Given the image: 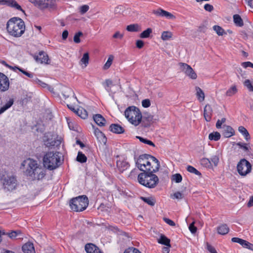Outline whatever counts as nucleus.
Masks as SVG:
<instances>
[{
	"mask_svg": "<svg viewBox=\"0 0 253 253\" xmlns=\"http://www.w3.org/2000/svg\"><path fill=\"white\" fill-rule=\"evenodd\" d=\"M238 130L243 134L247 140H248L250 138L249 133L245 127L243 126H240L238 128Z\"/></svg>",
	"mask_w": 253,
	"mask_h": 253,
	"instance_id": "36",
	"label": "nucleus"
},
{
	"mask_svg": "<svg viewBox=\"0 0 253 253\" xmlns=\"http://www.w3.org/2000/svg\"><path fill=\"white\" fill-rule=\"evenodd\" d=\"M93 120L96 124L100 126H104L106 122V120L100 114H96L94 115Z\"/></svg>",
	"mask_w": 253,
	"mask_h": 253,
	"instance_id": "21",
	"label": "nucleus"
},
{
	"mask_svg": "<svg viewBox=\"0 0 253 253\" xmlns=\"http://www.w3.org/2000/svg\"><path fill=\"white\" fill-rule=\"evenodd\" d=\"M153 13L157 16L166 17L168 19H173L175 18V16L171 13L165 11L161 8H159L157 10H154L153 11Z\"/></svg>",
	"mask_w": 253,
	"mask_h": 253,
	"instance_id": "16",
	"label": "nucleus"
},
{
	"mask_svg": "<svg viewBox=\"0 0 253 253\" xmlns=\"http://www.w3.org/2000/svg\"><path fill=\"white\" fill-rule=\"evenodd\" d=\"M76 114L83 119H85L88 116L87 111L83 108L78 109Z\"/></svg>",
	"mask_w": 253,
	"mask_h": 253,
	"instance_id": "30",
	"label": "nucleus"
},
{
	"mask_svg": "<svg viewBox=\"0 0 253 253\" xmlns=\"http://www.w3.org/2000/svg\"><path fill=\"white\" fill-rule=\"evenodd\" d=\"M89 61V54L88 52H86L84 54L83 57L81 59V62L84 64V67H86L88 64Z\"/></svg>",
	"mask_w": 253,
	"mask_h": 253,
	"instance_id": "42",
	"label": "nucleus"
},
{
	"mask_svg": "<svg viewBox=\"0 0 253 253\" xmlns=\"http://www.w3.org/2000/svg\"><path fill=\"white\" fill-rule=\"evenodd\" d=\"M117 165L119 168L121 169V170L122 171L126 169L129 166L128 163L126 161H118Z\"/></svg>",
	"mask_w": 253,
	"mask_h": 253,
	"instance_id": "37",
	"label": "nucleus"
},
{
	"mask_svg": "<svg viewBox=\"0 0 253 253\" xmlns=\"http://www.w3.org/2000/svg\"><path fill=\"white\" fill-rule=\"evenodd\" d=\"M7 5L24 12L21 6L15 0H8Z\"/></svg>",
	"mask_w": 253,
	"mask_h": 253,
	"instance_id": "28",
	"label": "nucleus"
},
{
	"mask_svg": "<svg viewBox=\"0 0 253 253\" xmlns=\"http://www.w3.org/2000/svg\"><path fill=\"white\" fill-rule=\"evenodd\" d=\"M37 7L42 10L46 9L45 0H39Z\"/></svg>",
	"mask_w": 253,
	"mask_h": 253,
	"instance_id": "56",
	"label": "nucleus"
},
{
	"mask_svg": "<svg viewBox=\"0 0 253 253\" xmlns=\"http://www.w3.org/2000/svg\"><path fill=\"white\" fill-rule=\"evenodd\" d=\"M229 228L228 226L225 224H222L217 227L218 233L221 235H225L228 233Z\"/></svg>",
	"mask_w": 253,
	"mask_h": 253,
	"instance_id": "26",
	"label": "nucleus"
},
{
	"mask_svg": "<svg viewBox=\"0 0 253 253\" xmlns=\"http://www.w3.org/2000/svg\"><path fill=\"white\" fill-rule=\"evenodd\" d=\"M170 239L168 238L165 235L161 234L160 238L158 239V242L162 245H164L167 247H170Z\"/></svg>",
	"mask_w": 253,
	"mask_h": 253,
	"instance_id": "24",
	"label": "nucleus"
},
{
	"mask_svg": "<svg viewBox=\"0 0 253 253\" xmlns=\"http://www.w3.org/2000/svg\"><path fill=\"white\" fill-rule=\"evenodd\" d=\"M163 219L167 224H168L170 226H174L175 225V223L172 220L169 218L164 217Z\"/></svg>",
	"mask_w": 253,
	"mask_h": 253,
	"instance_id": "62",
	"label": "nucleus"
},
{
	"mask_svg": "<svg viewBox=\"0 0 253 253\" xmlns=\"http://www.w3.org/2000/svg\"><path fill=\"white\" fill-rule=\"evenodd\" d=\"M150 160L155 161V162L157 163L158 162V159L155 157L149 154H145L139 156L135 162L136 165L141 171H144L146 162Z\"/></svg>",
	"mask_w": 253,
	"mask_h": 253,
	"instance_id": "9",
	"label": "nucleus"
},
{
	"mask_svg": "<svg viewBox=\"0 0 253 253\" xmlns=\"http://www.w3.org/2000/svg\"><path fill=\"white\" fill-rule=\"evenodd\" d=\"M213 29L215 31L218 36H222L224 33V29L219 26L215 25L213 27Z\"/></svg>",
	"mask_w": 253,
	"mask_h": 253,
	"instance_id": "46",
	"label": "nucleus"
},
{
	"mask_svg": "<svg viewBox=\"0 0 253 253\" xmlns=\"http://www.w3.org/2000/svg\"><path fill=\"white\" fill-rule=\"evenodd\" d=\"M11 239H15L17 237H19V238H22L21 232L20 230L12 231L10 233L6 234Z\"/></svg>",
	"mask_w": 253,
	"mask_h": 253,
	"instance_id": "34",
	"label": "nucleus"
},
{
	"mask_svg": "<svg viewBox=\"0 0 253 253\" xmlns=\"http://www.w3.org/2000/svg\"><path fill=\"white\" fill-rule=\"evenodd\" d=\"M179 65L181 71L183 72L190 78L195 80L197 76L190 66L186 63H179Z\"/></svg>",
	"mask_w": 253,
	"mask_h": 253,
	"instance_id": "11",
	"label": "nucleus"
},
{
	"mask_svg": "<svg viewBox=\"0 0 253 253\" xmlns=\"http://www.w3.org/2000/svg\"><path fill=\"white\" fill-rule=\"evenodd\" d=\"M76 159L77 161L83 163L86 162L87 158L82 152H79Z\"/></svg>",
	"mask_w": 253,
	"mask_h": 253,
	"instance_id": "39",
	"label": "nucleus"
},
{
	"mask_svg": "<svg viewBox=\"0 0 253 253\" xmlns=\"http://www.w3.org/2000/svg\"><path fill=\"white\" fill-rule=\"evenodd\" d=\"M83 35V33L82 32H78L76 33L74 37V41L75 43H78L81 42L80 38Z\"/></svg>",
	"mask_w": 253,
	"mask_h": 253,
	"instance_id": "52",
	"label": "nucleus"
},
{
	"mask_svg": "<svg viewBox=\"0 0 253 253\" xmlns=\"http://www.w3.org/2000/svg\"><path fill=\"white\" fill-rule=\"evenodd\" d=\"M14 100L12 98L10 99L8 102L0 108V114L3 113L8 108H9L13 104Z\"/></svg>",
	"mask_w": 253,
	"mask_h": 253,
	"instance_id": "32",
	"label": "nucleus"
},
{
	"mask_svg": "<svg viewBox=\"0 0 253 253\" xmlns=\"http://www.w3.org/2000/svg\"><path fill=\"white\" fill-rule=\"evenodd\" d=\"M244 84L247 87L249 91L253 92V86L249 80H246L244 82Z\"/></svg>",
	"mask_w": 253,
	"mask_h": 253,
	"instance_id": "54",
	"label": "nucleus"
},
{
	"mask_svg": "<svg viewBox=\"0 0 253 253\" xmlns=\"http://www.w3.org/2000/svg\"><path fill=\"white\" fill-rule=\"evenodd\" d=\"M2 182L4 189L8 191L15 189L17 186L16 179L13 176L4 177Z\"/></svg>",
	"mask_w": 253,
	"mask_h": 253,
	"instance_id": "10",
	"label": "nucleus"
},
{
	"mask_svg": "<svg viewBox=\"0 0 253 253\" xmlns=\"http://www.w3.org/2000/svg\"><path fill=\"white\" fill-rule=\"evenodd\" d=\"M136 137L137 139H138L140 142H141L143 143L147 144L148 145L152 146L153 147H155V146L154 143L152 141H151L148 139H147L146 138H143L140 136H136Z\"/></svg>",
	"mask_w": 253,
	"mask_h": 253,
	"instance_id": "45",
	"label": "nucleus"
},
{
	"mask_svg": "<svg viewBox=\"0 0 253 253\" xmlns=\"http://www.w3.org/2000/svg\"><path fill=\"white\" fill-rule=\"evenodd\" d=\"M62 94L65 98H66L69 97L71 94L74 95V93L71 88H66L65 90L63 91Z\"/></svg>",
	"mask_w": 253,
	"mask_h": 253,
	"instance_id": "49",
	"label": "nucleus"
},
{
	"mask_svg": "<svg viewBox=\"0 0 253 253\" xmlns=\"http://www.w3.org/2000/svg\"><path fill=\"white\" fill-rule=\"evenodd\" d=\"M237 145L239 146L240 148H243L245 151H247L249 149V147L247 146V144L245 143L238 142L237 143Z\"/></svg>",
	"mask_w": 253,
	"mask_h": 253,
	"instance_id": "61",
	"label": "nucleus"
},
{
	"mask_svg": "<svg viewBox=\"0 0 253 253\" xmlns=\"http://www.w3.org/2000/svg\"><path fill=\"white\" fill-rule=\"evenodd\" d=\"M155 161L150 160L146 162V165H145V170L143 172H156L159 169L160 167V164L159 161L158 160L157 163Z\"/></svg>",
	"mask_w": 253,
	"mask_h": 253,
	"instance_id": "12",
	"label": "nucleus"
},
{
	"mask_svg": "<svg viewBox=\"0 0 253 253\" xmlns=\"http://www.w3.org/2000/svg\"><path fill=\"white\" fill-rule=\"evenodd\" d=\"M196 91V95L200 102H202L205 99V93L201 88L198 86L195 87Z\"/></svg>",
	"mask_w": 253,
	"mask_h": 253,
	"instance_id": "25",
	"label": "nucleus"
},
{
	"mask_svg": "<svg viewBox=\"0 0 253 253\" xmlns=\"http://www.w3.org/2000/svg\"><path fill=\"white\" fill-rule=\"evenodd\" d=\"M126 29L129 32H138L141 30L140 26L137 24L129 25Z\"/></svg>",
	"mask_w": 253,
	"mask_h": 253,
	"instance_id": "31",
	"label": "nucleus"
},
{
	"mask_svg": "<svg viewBox=\"0 0 253 253\" xmlns=\"http://www.w3.org/2000/svg\"><path fill=\"white\" fill-rule=\"evenodd\" d=\"M46 8L49 10H54L56 8V0H45Z\"/></svg>",
	"mask_w": 253,
	"mask_h": 253,
	"instance_id": "27",
	"label": "nucleus"
},
{
	"mask_svg": "<svg viewBox=\"0 0 253 253\" xmlns=\"http://www.w3.org/2000/svg\"><path fill=\"white\" fill-rule=\"evenodd\" d=\"M125 115L128 121L135 126H137L141 122V113L135 106H131L127 107L125 111Z\"/></svg>",
	"mask_w": 253,
	"mask_h": 253,
	"instance_id": "5",
	"label": "nucleus"
},
{
	"mask_svg": "<svg viewBox=\"0 0 253 253\" xmlns=\"http://www.w3.org/2000/svg\"><path fill=\"white\" fill-rule=\"evenodd\" d=\"M96 246L91 243L87 244L85 246V250L87 253H93L95 251Z\"/></svg>",
	"mask_w": 253,
	"mask_h": 253,
	"instance_id": "38",
	"label": "nucleus"
},
{
	"mask_svg": "<svg viewBox=\"0 0 253 253\" xmlns=\"http://www.w3.org/2000/svg\"><path fill=\"white\" fill-rule=\"evenodd\" d=\"M207 249L211 253H216L215 249L211 245L207 244Z\"/></svg>",
	"mask_w": 253,
	"mask_h": 253,
	"instance_id": "64",
	"label": "nucleus"
},
{
	"mask_svg": "<svg viewBox=\"0 0 253 253\" xmlns=\"http://www.w3.org/2000/svg\"><path fill=\"white\" fill-rule=\"evenodd\" d=\"M6 29L11 36L20 37L25 32V23L19 17L11 18L7 22Z\"/></svg>",
	"mask_w": 253,
	"mask_h": 253,
	"instance_id": "2",
	"label": "nucleus"
},
{
	"mask_svg": "<svg viewBox=\"0 0 253 253\" xmlns=\"http://www.w3.org/2000/svg\"><path fill=\"white\" fill-rule=\"evenodd\" d=\"M31 81L34 84H39L43 88H46V87H47L48 86L47 84L42 82V81L40 80L39 79H38L36 77L33 79L31 80Z\"/></svg>",
	"mask_w": 253,
	"mask_h": 253,
	"instance_id": "40",
	"label": "nucleus"
},
{
	"mask_svg": "<svg viewBox=\"0 0 253 253\" xmlns=\"http://www.w3.org/2000/svg\"><path fill=\"white\" fill-rule=\"evenodd\" d=\"M222 128V134L225 137L229 138L234 134V130L230 126L224 125Z\"/></svg>",
	"mask_w": 253,
	"mask_h": 253,
	"instance_id": "17",
	"label": "nucleus"
},
{
	"mask_svg": "<svg viewBox=\"0 0 253 253\" xmlns=\"http://www.w3.org/2000/svg\"><path fill=\"white\" fill-rule=\"evenodd\" d=\"M142 125L144 127H148L153 122V116L151 115H147L146 116L142 117Z\"/></svg>",
	"mask_w": 253,
	"mask_h": 253,
	"instance_id": "22",
	"label": "nucleus"
},
{
	"mask_svg": "<svg viewBox=\"0 0 253 253\" xmlns=\"http://www.w3.org/2000/svg\"><path fill=\"white\" fill-rule=\"evenodd\" d=\"M140 199L144 201L145 203H147L149 205L151 206H153L155 204L156 201L152 197H141Z\"/></svg>",
	"mask_w": 253,
	"mask_h": 253,
	"instance_id": "33",
	"label": "nucleus"
},
{
	"mask_svg": "<svg viewBox=\"0 0 253 253\" xmlns=\"http://www.w3.org/2000/svg\"><path fill=\"white\" fill-rule=\"evenodd\" d=\"M124 253H141L137 249L135 248H129L126 250Z\"/></svg>",
	"mask_w": 253,
	"mask_h": 253,
	"instance_id": "55",
	"label": "nucleus"
},
{
	"mask_svg": "<svg viewBox=\"0 0 253 253\" xmlns=\"http://www.w3.org/2000/svg\"><path fill=\"white\" fill-rule=\"evenodd\" d=\"M35 59L41 63L49 64V59L47 54L43 51L39 52L38 55H35Z\"/></svg>",
	"mask_w": 253,
	"mask_h": 253,
	"instance_id": "14",
	"label": "nucleus"
},
{
	"mask_svg": "<svg viewBox=\"0 0 253 253\" xmlns=\"http://www.w3.org/2000/svg\"><path fill=\"white\" fill-rule=\"evenodd\" d=\"M231 241L233 242L238 243L240 244L243 247H244V244H247V241L237 237L232 238Z\"/></svg>",
	"mask_w": 253,
	"mask_h": 253,
	"instance_id": "50",
	"label": "nucleus"
},
{
	"mask_svg": "<svg viewBox=\"0 0 253 253\" xmlns=\"http://www.w3.org/2000/svg\"><path fill=\"white\" fill-rule=\"evenodd\" d=\"M22 166H27V169L24 171L25 175L30 177L32 180H41L45 175L44 169L37 161L31 159H28L23 161Z\"/></svg>",
	"mask_w": 253,
	"mask_h": 253,
	"instance_id": "1",
	"label": "nucleus"
},
{
	"mask_svg": "<svg viewBox=\"0 0 253 253\" xmlns=\"http://www.w3.org/2000/svg\"><path fill=\"white\" fill-rule=\"evenodd\" d=\"M233 18V21L236 26L239 27H242L243 26V21L239 14L234 15Z\"/></svg>",
	"mask_w": 253,
	"mask_h": 253,
	"instance_id": "29",
	"label": "nucleus"
},
{
	"mask_svg": "<svg viewBox=\"0 0 253 253\" xmlns=\"http://www.w3.org/2000/svg\"><path fill=\"white\" fill-rule=\"evenodd\" d=\"M195 222H192L189 226V229L192 234H195L197 230V227L195 226Z\"/></svg>",
	"mask_w": 253,
	"mask_h": 253,
	"instance_id": "57",
	"label": "nucleus"
},
{
	"mask_svg": "<svg viewBox=\"0 0 253 253\" xmlns=\"http://www.w3.org/2000/svg\"><path fill=\"white\" fill-rule=\"evenodd\" d=\"M109 129L111 131L117 134L123 133L125 131V129L123 127L116 124L111 125Z\"/></svg>",
	"mask_w": 253,
	"mask_h": 253,
	"instance_id": "19",
	"label": "nucleus"
},
{
	"mask_svg": "<svg viewBox=\"0 0 253 253\" xmlns=\"http://www.w3.org/2000/svg\"><path fill=\"white\" fill-rule=\"evenodd\" d=\"M220 136L219 132L217 131L213 132L209 135V139L211 140L217 141L220 139Z\"/></svg>",
	"mask_w": 253,
	"mask_h": 253,
	"instance_id": "35",
	"label": "nucleus"
},
{
	"mask_svg": "<svg viewBox=\"0 0 253 253\" xmlns=\"http://www.w3.org/2000/svg\"><path fill=\"white\" fill-rule=\"evenodd\" d=\"M212 113V109L211 106L207 104L205 106L204 110V116L205 120L207 122H209L211 120V116Z\"/></svg>",
	"mask_w": 253,
	"mask_h": 253,
	"instance_id": "23",
	"label": "nucleus"
},
{
	"mask_svg": "<svg viewBox=\"0 0 253 253\" xmlns=\"http://www.w3.org/2000/svg\"><path fill=\"white\" fill-rule=\"evenodd\" d=\"M151 105L150 101L148 99H146L142 101V105L144 108L149 107Z\"/></svg>",
	"mask_w": 253,
	"mask_h": 253,
	"instance_id": "59",
	"label": "nucleus"
},
{
	"mask_svg": "<svg viewBox=\"0 0 253 253\" xmlns=\"http://www.w3.org/2000/svg\"><path fill=\"white\" fill-rule=\"evenodd\" d=\"M237 92V89L235 85L230 87L226 93L227 96H231Z\"/></svg>",
	"mask_w": 253,
	"mask_h": 253,
	"instance_id": "48",
	"label": "nucleus"
},
{
	"mask_svg": "<svg viewBox=\"0 0 253 253\" xmlns=\"http://www.w3.org/2000/svg\"><path fill=\"white\" fill-rule=\"evenodd\" d=\"M182 176L179 173H176L172 175V180L176 183H179L182 181Z\"/></svg>",
	"mask_w": 253,
	"mask_h": 253,
	"instance_id": "53",
	"label": "nucleus"
},
{
	"mask_svg": "<svg viewBox=\"0 0 253 253\" xmlns=\"http://www.w3.org/2000/svg\"><path fill=\"white\" fill-rule=\"evenodd\" d=\"M22 249L24 253H36L33 244L30 242L25 244Z\"/></svg>",
	"mask_w": 253,
	"mask_h": 253,
	"instance_id": "20",
	"label": "nucleus"
},
{
	"mask_svg": "<svg viewBox=\"0 0 253 253\" xmlns=\"http://www.w3.org/2000/svg\"><path fill=\"white\" fill-rule=\"evenodd\" d=\"M152 32V30L151 28H148L141 33L140 37L141 38H147L150 36V34Z\"/></svg>",
	"mask_w": 253,
	"mask_h": 253,
	"instance_id": "47",
	"label": "nucleus"
},
{
	"mask_svg": "<svg viewBox=\"0 0 253 253\" xmlns=\"http://www.w3.org/2000/svg\"><path fill=\"white\" fill-rule=\"evenodd\" d=\"M172 36V34L169 31H164L162 33L161 38L163 41L169 40Z\"/></svg>",
	"mask_w": 253,
	"mask_h": 253,
	"instance_id": "44",
	"label": "nucleus"
},
{
	"mask_svg": "<svg viewBox=\"0 0 253 253\" xmlns=\"http://www.w3.org/2000/svg\"><path fill=\"white\" fill-rule=\"evenodd\" d=\"M201 164L207 168H210L212 167L211 161L207 158H203L201 160Z\"/></svg>",
	"mask_w": 253,
	"mask_h": 253,
	"instance_id": "41",
	"label": "nucleus"
},
{
	"mask_svg": "<svg viewBox=\"0 0 253 253\" xmlns=\"http://www.w3.org/2000/svg\"><path fill=\"white\" fill-rule=\"evenodd\" d=\"M9 87L8 78L3 73H0V91L4 92L7 90Z\"/></svg>",
	"mask_w": 253,
	"mask_h": 253,
	"instance_id": "13",
	"label": "nucleus"
},
{
	"mask_svg": "<svg viewBox=\"0 0 253 253\" xmlns=\"http://www.w3.org/2000/svg\"><path fill=\"white\" fill-rule=\"evenodd\" d=\"M6 65L7 67H8L9 68L13 70L14 71H15L16 69L18 70L20 72H21L22 73H23V74H24L25 75H26L28 77H29L30 78H31L32 80L35 78V77H34L35 74L33 73L27 72V71H25V70H24L23 69L21 68H20L19 67H17V66L12 67V66L8 65L7 64H6Z\"/></svg>",
	"mask_w": 253,
	"mask_h": 253,
	"instance_id": "18",
	"label": "nucleus"
},
{
	"mask_svg": "<svg viewBox=\"0 0 253 253\" xmlns=\"http://www.w3.org/2000/svg\"><path fill=\"white\" fill-rule=\"evenodd\" d=\"M154 173L143 172L139 173L137 177L138 182L149 188L155 187L159 182V178Z\"/></svg>",
	"mask_w": 253,
	"mask_h": 253,
	"instance_id": "4",
	"label": "nucleus"
},
{
	"mask_svg": "<svg viewBox=\"0 0 253 253\" xmlns=\"http://www.w3.org/2000/svg\"><path fill=\"white\" fill-rule=\"evenodd\" d=\"M42 139L44 145L47 147H57L61 142L56 134L49 132L44 134Z\"/></svg>",
	"mask_w": 253,
	"mask_h": 253,
	"instance_id": "7",
	"label": "nucleus"
},
{
	"mask_svg": "<svg viewBox=\"0 0 253 253\" xmlns=\"http://www.w3.org/2000/svg\"><path fill=\"white\" fill-rule=\"evenodd\" d=\"M88 205V198L84 195L73 198L70 202V206L71 209L75 211H81L84 210Z\"/></svg>",
	"mask_w": 253,
	"mask_h": 253,
	"instance_id": "6",
	"label": "nucleus"
},
{
	"mask_svg": "<svg viewBox=\"0 0 253 253\" xmlns=\"http://www.w3.org/2000/svg\"><path fill=\"white\" fill-rule=\"evenodd\" d=\"M204 9L209 12H211L213 9V7L212 5L210 4H206L204 5Z\"/></svg>",
	"mask_w": 253,
	"mask_h": 253,
	"instance_id": "63",
	"label": "nucleus"
},
{
	"mask_svg": "<svg viewBox=\"0 0 253 253\" xmlns=\"http://www.w3.org/2000/svg\"><path fill=\"white\" fill-rule=\"evenodd\" d=\"M89 9V6L87 5H84L80 8V11L81 13L84 14Z\"/></svg>",
	"mask_w": 253,
	"mask_h": 253,
	"instance_id": "60",
	"label": "nucleus"
},
{
	"mask_svg": "<svg viewBox=\"0 0 253 253\" xmlns=\"http://www.w3.org/2000/svg\"><path fill=\"white\" fill-rule=\"evenodd\" d=\"M211 163H213L215 166H217L219 162V158L217 156L214 155L211 158Z\"/></svg>",
	"mask_w": 253,
	"mask_h": 253,
	"instance_id": "58",
	"label": "nucleus"
},
{
	"mask_svg": "<svg viewBox=\"0 0 253 253\" xmlns=\"http://www.w3.org/2000/svg\"><path fill=\"white\" fill-rule=\"evenodd\" d=\"M94 129V134L96 137L97 140L100 142L105 144L107 141V138L104 134L97 127H95L93 125L92 126Z\"/></svg>",
	"mask_w": 253,
	"mask_h": 253,
	"instance_id": "15",
	"label": "nucleus"
},
{
	"mask_svg": "<svg viewBox=\"0 0 253 253\" xmlns=\"http://www.w3.org/2000/svg\"><path fill=\"white\" fill-rule=\"evenodd\" d=\"M187 170L191 173H193L197 175H201V173L197 169L192 166H188L187 168Z\"/></svg>",
	"mask_w": 253,
	"mask_h": 253,
	"instance_id": "51",
	"label": "nucleus"
},
{
	"mask_svg": "<svg viewBox=\"0 0 253 253\" xmlns=\"http://www.w3.org/2000/svg\"><path fill=\"white\" fill-rule=\"evenodd\" d=\"M60 155L59 152L47 153L43 159L44 167L49 170H53L58 168L61 164Z\"/></svg>",
	"mask_w": 253,
	"mask_h": 253,
	"instance_id": "3",
	"label": "nucleus"
},
{
	"mask_svg": "<svg viewBox=\"0 0 253 253\" xmlns=\"http://www.w3.org/2000/svg\"><path fill=\"white\" fill-rule=\"evenodd\" d=\"M113 59H114V56L112 55H111L109 56L107 62H106V63L104 64V65L103 66L104 70H107L110 68V67L111 66V65L112 63Z\"/></svg>",
	"mask_w": 253,
	"mask_h": 253,
	"instance_id": "43",
	"label": "nucleus"
},
{
	"mask_svg": "<svg viewBox=\"0 0 253 253\" xmlns=\"http://www.w3.org/2000/svg\"><path fill=\"white\" fill-rule=\"evenodd\" d=\"M237 169L238 173L242 176H246L252 170V165L250 163L245 159H241L238 163Z\"/></svg>",
	"mask_w": 253,
	"mask_h": 253,
	"instance_id": "8",
	"label": "nucleus"
}]
</instances>
